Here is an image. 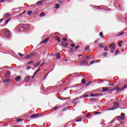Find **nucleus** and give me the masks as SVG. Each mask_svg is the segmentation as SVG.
Wrapping results in <instances>:
<instances>
[{"mask_svg": "<svg viewBox=\"0 0 127 127\" xmlns=\"http://www.w3.org/2000/svg\"><path fill=\"white\" fill-rule=\"evenodd\" d=\"M115 45L116 44L114 43H112L109 47V48H111L110 52L111 53H115V50H116V47H115Z\"/></svg>", "mask_w": 127, "mask_h": 127, "instance_id": "nucleus-1", "label": "nucleus"}, {"mask_svg": "<svg viewBox=\"0 0 127 127\" xmlns=\"http://www.w3.org/2000/svg\"><path fill=\"white\" fill-rule=\"evenodd\" d=\"M126 88H127V85L126 84L124 86H123L121 89L120 88V87H116V90L117 92H120V90L121 91H124Z\"/></svg>", "mask_w": 127, "mask_h": 127, "instance_id": "nucleus-2", "label": "nucleus"}, {"mask_svg": "<svg viewBox=\"0 0 127 127\" xmlns=\"http://www.w3.org/2000/svg\"><path fill=\"white\" fill-rule=\"evenodd\" d=\"M119 108V106L118 105H116V104H114V105L113 106V108H109L107 109V111H114V110H117Z\"/></svg>", "mask_w": 127, "mask_h": 127, "instance_id": "nucleus-3", "label": "nucleus"}, {"mask_svg": "<svg viewBox=\"0 0 127 127\" xmlns=\"http://www.w3.org/2000/svg\"><path fill=\"white\" fill-rule=\"evenodd\" d=\"M110 91H111V87L102 88V92H110Z\"/></svg>", "mask_w": 127, "mask_h": 127, "instance_id": "nucleus-4", "label": "nucleus"}, {"mask_svg": "<svg viewBox=\"0 0 127 127\" xmlns=\"http://www.w3.org/2000/svg\"><path fill=\"white\" fill-rule=\"evenodd\" d=\"M88 64V61L87 60H84L83 61H81V62L80 63V65L81 66L83 65H87Z\"/></svg>", "mask_w": 127, "mask_h": 127, "instance_id": "nucleus-5", "label": "nucleus"}, {"mask_svg": "<svg viewBox=\"0 0 127 127\" xmlns=\"http://www.w3.org/2000/svg\"><path fill=\"white\" fill-rule=\"evenodd\" d=\"M39 117H40V116H39L38 114H35L32 115L30 117V120H32V119H36V118H38Z\"/></svg>", "mask_w": 127, "mask_h": 127, "instance_id": "nucleus-6", "label": "nucleus"}, {"mask_svg": "<svg viewBox=\"0 0 127 127\" xmlns=\"http://www.w3.org/2000/svg\"><path fill=\"white\" fill-rule=\"evenodd\" d=\"M90 96L91 97H100V96H102V94L101 93H98L96 94H91Z\"/></svg>", "mask_w": 127, "mask_h": 127, "instance_id": "nucleus-7", "label": "nucleus"}, {"mask_svg": "<svg viewBox=\"0 0 127 127\" xmlns=\"http://www.w3.org/2000/svg\"><path fill=\"white\" fill-rule=\"evenodd\" d=\"M5 35L6 36V37H8L9 35H10V33H9V31L7 30H5Z\"/></svg>", "mask_w": 127, "mask_h": 127, "instance_id": "nucleus-8", "label": "nucleus"}, {"mask_svg": "<svg viewBox=\"0 0 127 127\" xmlns=\"http://www.w3.org/2000/svg\"><path fill=\"white\" fill-rule=\"evenodd\" d=\"M61 44V45L63 46V47L66 48L68 47V43H67L62 42Z\"/></svg>", "mask_w": 127, "mask_h": 127, "instance_id": "nucleus-9", "label": "nucleus"}, {"mask_svg": "<svg viewBox=\"0 0 127 127\" xmlns=\"http://www.w3.org/2000/svg\"><path fill=\"white\" fill-rule=\"evenodd\" d=\"M117 120L118 121H122L123 120H125V116H118L117 117Z\"/></svg>", "mask_w": 127, "mask_h": 127, "instance_id": "nucleus-10", "label": "nucleus"}, {"mask_svg": "<svg viewBox=\"0 0 127 127\" xmlns=\"http://www.w3.org/2000/svg\"><path fill=\"white\" fill-rule=\"evenodd\" d=\"M36 3H37V5H41V4H43V0L38 1V2H37Z\"/></svg>", "mask_w": 127, "mask_h": 127, "instance_id": "nucleus-11", "label": "nucleus"}, {"mask_svg": "<svg viewBox=\"0 0 127 127\" xmlns=\"http://www.w3.org/2000/svg\"><path fill=\"white\" fill-rule=\"evenodd\" d=\"M41 62H38V63H37L36 64L34 65V67H35V68H38V67L39 66V65H40Z\"/></svg>", "mask_w": 127, "mask_h": 127, "instance_id": "nucleus-12", "label": "nucleus"}, {"mask_svg": "<svg viewBox=\"0 0 127 127\" xmlns=\"http://www.w3.org/2000/svg\"><path fill=\"white\" fill-rule=\"evenodd\" d=\"M48 41H49V38H46L43 41L44 44H46V43H47V42H48Z\"/></svg>", "mask_w": 127, "mask_h": 127, "instance_id": "nucleus-13", "label": "nucleus"}, {"mask_svg": "<svg viewBox=\"0 0 127 127\" xmlns=\"http://www.w3.org/2000/svg\"><path fill=\"white\" fill-rule=\"evenodd\" d=\"M21 78V76H17L16 77V78H15V81H16L17 82H18V81H19V80H20V78Z\"/></svg>", "mask_w": 127, "mask_h": 127, "instance_id": "nucleus-14", "label": "nucleus"}, {"mask_svg": "<svg viewBox=\"0 0 127 127\" xmlns=\"http://www.w3.org/2000/svg\"><path fill=\"white\" fill-rule=\"evenodd\" d=\"M55 39L58 41V42H61V41L60 40V37H56L55 38Z\"/></svg>", "mask_w": 127, "mask_h": 127, "instance_id": "nucleus-15", "label": "nucleus"}, {"mask_svg": "<svg viewBox=\"0 0 127 127\" xmlns=\"http://www.w3.org/2000/svg\"><path fill=\"white\" fill-rule=\"evenodd\" d=\"M23 121V119L21 118H16L15 119V122H22Z\"/></svg>", "mask_w": 127, "mask_h": 127, "instance_id": "nucleus-16", "label": "nucleus"}, {"mask_svg": "<svg viewBox=\"0 0 127 127\" xmlns=\"http://www.w3.org/2000/svg\"><path fill=\"white\" fill-rule=\"evenodd\" d=\"M10 75V72L6 71L5 76L6 77V78H7V77H9Z\"/></svg>", "mask_w": 127, "mask_h": 127, "instance_id": "nucleus-17", "label": "nucleus"}, {"mask_svg": "<svg viewBox=\"0 0 127 127\" xmlns=\"http://www.w3.org/2000/svg\"><path fill=\"white\" fill-rule=\"evenodd\" d=\"M7 82H10V78H8L7 79L3 81V83H7Z\"/></svg>", "mask_w": 127, "mask_h": 127, "instance_id": "nucleus-18", "label": "nucleus"}, {"mask_svg": "<svg viewBox=\"0 0 127 127\" xmlns=\"http://www.w3.org/2000/svg\"><path fill=\"white\" fill-rule=\"evenodd\" d=\"M60 57H61V55L60 53H58L57 54V59H60Z\"/></svg>", "mask_w": 127, "mask_h": 127, "instance_id": "nucleus-19", "label": "nucleus"}, {"mask_svg": "<svg viewBox=\"0 0 127 127\" xmlns=\"http://www.w3.org/2000/svg\"><path fill=\"white\" fill-rule=\"evenodd\" d=\"M40 71V68H38L36 71L34 72V76H35L36 75V74H37V73H38V72H39Z\"/></svg>", "mask_w": 127, "mask_h": 127, "instance_id": "nucleus-20", "label": "nucleus"}, {"mask_svg": "<svg viewBox=\"0 0 127 127\" xmlns=\"http://www.w3.org/2000/svg\"><path fill=\"white\" fill-rule=\"evenodd\" d=\"M5 18H8V17L9 16H10V14H9V13H6L5 14Z\"/></svg>", "mask_w": 127, "mask_h": 127, "instance_id": "nucleus-21", "label": "nucleus"}, {"mask_svg": "<svg viewBox=\"0 0 127 127\" xmlns=\"http://www.w3.org/2000/svg\"><path fill=\"white\" fill-rule=\"evenodd\" d=\"M64 1V0H58V2L60 3V4H62Z\"/></svg>", "mask_w": 127, "mask_h": 127, "instance_id": "nucleus-22", "label": "nucleus"}, {"mask_svg": "<svg viewBox=\"0 0 127 127\" xmlns=\"http://www.w3.org/2000/svg\"><path fill=\"white\" fill-rule=\"evenodd\" d=\"M45 15H46L45 13H44V12H42L40 13V16H41V17L45 16Z\"/></svg>", "mask_w": 127, "mask_h": 127, "instance_id": "nucleus-23", "label": "nucleus"}, {"mask_svg": "<svg viewBox=\"0 0 127 127\" xmlns=\"http://www.w3.org/2000/svg\"><path fill=\"white\" fill-rule=\"evenodd\" d=\"M125 34V32L123 31L121 33H119L118 35H117V36H122V35H124Z\"/></svg>", "mask_w": 127, "mask_h": 127, "instance_id": "nucleus-24", "label": "nucleus"}, {"mask_svg": "<svg viewBox=\"0 0 127 127\" xmlns=\"http://www.w3.org/2000/svg\"><path fill=\"white\" fill-rule=\"evenodd\" d=\"M10 20H11V18H9V19H7L5 24V25H6L7 23L10 21Z\"/></svg>", "mask_w": 127, "mask_h": 127, "instance_id": "nucleus-25", "label": "nucleus"}, {"mask_svg": "<svg viewBox=\"0 0 127 127\" xmlns=\"http://www.w3.org/2000/svg\"><path fill=\"white\" fill-rule=\"evenodd\" d=\"M81 121H82V118H79L76 119V120H75V122H81Z\"/></svg>", "mask_w": 127, "mask_h": 127, "instance_id": "nucleus-26", "label": "nucleus"}, {"mask_svg": "<svg viewBox=\"0 0 127 127\" xmlns=\"http://www.w3.org/2000/svg\"><path fill=\"white\" fill-rule=\"evenodd\" d=\"M55 7L56 8H59V7H60V5L58 3H56Z\"/></svg>", "mask_w": 127, "mask_h": 127, "instance_id": "nucleus-27", "label": "nucleus"}, {"mask_svg": "<svg viewBox=\"0 0 127 127\" xmlns=\"http://www.w3.org/2000/svg\"><path fill=\"white\" fill-rule=\"evenodd\" d=\"M99 36H100V37H101L102 38H104V35H103V33L102 32H100L99 33Z\"/></svg>", "mask_w": 127, "mask_h": 127, "instance_id": "nucleus-28", "label": "nucleus"}, {"mask_svg": "<svg viewBox=\"0 0 127 127\" xmlns=\"http://www.w3.org/2000/svg\"><path fill=\"white\" fill-rule=\"evenodd\" d=\"M32 13V11L29 10L27 12L28 15H30Z\"/></svg>", "mask_w": 127, "mask_h": 127, "instance_id": "nucleus-29", "label": "nucleus"}, {"mask_svg": "<svg viewBox=\"0 0 127 127\" xmlns=\"http://www.w3.org/2000/svg\"><path fill=\"white\" fill-rule=\"evenodd\" d=\"M81 82L84 84L86 83V80L85 79H82L81 80Z\"/></svg>", "mask_w": 127, "mask_h": 127, "instance_id": "nucleus-30", "label": "nucleus"}, {"mask_svg": "<svg viewBox=\"0 0 127 127\" xmlns=\"http://www.w3.org/2000/svg\"><path fill=\"white\" fill-rule=\"evenodd\" d=\"M72 51H76V50H74L73 48H71V49H70V50L68 51V52H69L70 53V52H72Z\"/></svg>", "mask_w": 127, "mask_h": 127, "instance_id": "nucleus-31", "label": "nucleus"}, {"mask_svg": "<svg viewBox=\"0 0 127 127\" xmlns=\"http://www.w3.org/2000/svg\"><path fill=\"white\" fill-rule=\"evenodd\" d=\"M119 53H120V51H119V50H118L117 51H116L115 52V55L117 56V55H118V54H119Z\"/></svg>", "mask_w": 127, "mask_h": 127, "instance_id": "nucleus-32", "label": "nucleus"}, {"mask_svg": "<svg viewBox=\"0 0 127 127\" xmlns=\"http://www.w3.org/2000/svg\"><path fill=\"white\" fill-rule=\"evenodd\" d=\"M92 84V81H89L88 83H86V86H90V84Z\"/></svg>", "mask_w": 127, "mask_h": 127, "instance_id": "nucleus-33", "label": "nucleus"}, {"mask_svg": "<svg viewBox=\"0 0 127 127\" xmlns=\"http://www.w3.org/2000/svg\"><path fill=\"white\" fill-rule=\"evenodd\" d=\"M84 57H85L86 59H90V58H91V57L89 56H84Z\"/></svg>", "mask_w": 127, "mask_h": 127, "instance_id": "nucleus-34", "label": "nucleus"}, {"mask_svg": "<svg viewBox=\"0 0 127 127\" xmlns=\"http://www.w3.org/2000/svg\"><path fill=\"white\" fill-rule=\"evenodd\" d=\"M104 50L105 51H108V50H109V49L108 48V47L105 46L104 48Z\"/></svg>", "mask_w": 127, "mask_h": 127, "instance_id": "nucleus-35", "label": "nucleus"}, {"mask_svg": "<svg viewBox=\"0 0 127 127\" xmlns=\"http://www.w3.org/2000/svg\"><path fill=\"white\" fill-rule=\"evenodd\" d=\"M86 116L87 118H89V117H91V113H88L87 114H86Z\"/></svg>", "mask_w": 127, "mask_h": 127, "instance_id": "nucleus-36", "label": "nucleus"}, {"mask_svg": "<svg viewBox=\"0 0 127 127\" xmlns=\"http://www.w3.org/2000/svg\"><path fill=\"white\" fill-rule=\"evenodd\" d=\"M99 114H102L101 112H94V115H98Z\"/></svg>", "mask_w": 127, "mask_h": 127, "instance_id": "nucleus-37", "label": "nucleus"}, {"mask_svg": "<svg viewBox=\"0 0 127 127\" xmlns=\"http://www.w3.org/2000/svg\"><path fill=\"white\" fill-rule=\"evenodd\" d=\"M3 20H4V18H2L1 19H0V23H1V22H2V21H3Z\"/></svg>", "mask_w": 127, "mask_h": 127, "instance_id": "nucleus-38", "label": "nucleus"}, {"mask_svg": "<svg viewBox=\"0 0 127 127\" xmlns=\"http://www.w3.org/2000/svg\"><path fill=\"white\" fill-rule=\"evenodd\" d=\"M18 55H19V56H20V57H22L23 56V54H22L21 53H18Z\"/></svg>", "mask_w": 127, "mask_h": 127, "instance_id": "nucleus-39", "label": "nucleus"}, {"mask_svg": "<svg viewBox=\"0 0 127 127\" xmlns=\"http://www.w3.org/2000/svg\"><path fill=\"white\" fill-rule=\"evenodd\" d=\"M58 108H60V107H59V106H56V107H54V110H58Z\"/></svg>", "mask_w": 127, "mask_h": 127, "instance_id": "nucleus-40", "label": "nucleus"}, {"mask_svg": "<svg viewBox=\"0 0 127 127\" xmlns=\"http://www.w3.org/2000/svg\"><path fill=\"white\" fill-rule=\"evenodd\" d=\"M85 48H86V50H90V46H86Z\"/></svg>", "mask_w": 127, "mask_h": 127, "instance_id": "nucleus-41", "label": "nucleus"}, {"mask_svg": "<svg viewBox=\"0 0 127 127\" xmlns=\"http://www.w3.org/2000/svg\"><path fill=\"white\" fill-rule=\"evenodd\" d=\"M99 47H101V48H104V46H103V44H100L99 45Z\"/></svg>", "mask_w": 127, "mask_h": 127, "instance_id": "nucleus-42", "label": "nucleus"}, {"mask_svg": "<svg viewBox=\"0 0 127 127\" xmlns=\"http://www.w3.org/2000/svg\"><path fill=\"white\" fill-rule=\"evenodd\" d=\"M67 110V108H64L62 110L63 112H66V110Z\"/></svg>", "mask_w": 127, "mask_h": 127, "instance_id": "nucleus-43", "label": "nucleus"}, {"mask_svg": "<svg viewBox=\"0 0 127 127\" xmlns=\"http://www.w3.org/2000/svg\"><path fill=\"white\" fill-rule=\"evenodd\" d=\"M107 55H108V53H107V52H105L103 54V56L106 57V56H107Z\"/></svg>", "mask_w": 127, "mask_h": 127, "instance_id": "nucleus-44", "label": "nucleus"}, {"mask_svg": "<svg viewBox=\"0 0 127 127\" xmlns=\"http://www.w3.org/2000/svg\"><path fill=\"white\" fill-rule=\"evenodd\" d=\"M117 87L111 89V91H116Z\"/></svg>", "mask_w": 127, "mask_h": 127, "instance_id": "nucleus-45", "label": "nucleus"}, {"mask_svg": "<svg viewBox=\"0 0 127 127\" xmlns=\"http://www.w3.org/2000/svg\"><path fill=\"white\" fill-rule=\"evenodd\" d=\"M63 41H67V39H65V38H63V39H62Z\"/></svg>", "mask_w": 127, "mask_h": 127, "instance_id": "nucleus-46", "label": "nucleus"}, {"mask_svg": "<svg viewBox=\"0 0 127 127\" xmlns=\"http://www.w3.org/2000/svg\"><path fill=\"white\" fill-rule=\"evenodd\" d=\"M88 97H89V95H84L83 96V98H88Z\"/></svg>", "mask_w": 127, "mask_h": 127, "instance_id": "nucleus-47", "label": "nucleus"}, {"mask_svg": "<svg viewBox=\"0 0 127 127\" xmlns=\"http://www.w3.org/2000/svg\"><path fill=\"white\" fill-rule=\"evenodd\" d=\"M94 63H95V61H94V60L90 62V64H94Z\"/></svg>", "mask_w": 127, "mask_h": 127, "instance_id": "nucleus-48", "label": "nucleus"}, {"mask_svg": "<svg viewBox=\"0 0 127 127\" xmlns=\"http://www.w3.org/2000/svg\"><path fill=\"white\" fill-rule=\"evenodd\" d=\"M71 47H75V44H72L70 45Z\"/></svg>", "mask_w": 127, "mask_h": 127, "instance_id": "nucleus-49", "label": "nucleus"}, {"mask_svg": "<svg viewBox=\"0 0 127 127\" xmlns=\"http://www.w3.org/2000/svg\"><path fill=\"white\" fill-rule=\"evenodd\" d=\"M93 101H95V99H89V101H90V102H93Z\"/></svg>", "mask_w": 127, "mask_h": 127, "instance_id": "nucleus-50", "label": "nucleus"}, {"mask_svg": "<svg viewBox=\"0 0 127 127\" xmlns=\"http://www.w3.org/2000/svg\"><path fill=\"white\" fill-rule=\"evenodd\" d=\"M114 85H115V83H111V84H108V86H114Z\"/></svg>", "mask_w": 127, "mask_h": 127, "instance_id": "nucleus-51", "label": "nucleus"}, {"mask_svg": "<svg viewBox=\"0 0 127 127\" xmlns=\"http://www.w3.org/2000/svg\"><path fill=\"white\" fill-rule=\"evenodd\" d=\"M32 63H33V61H30L28 63V64H32Z\"/></svg>", "mask_w": 127, "mask_h": 127, "instance_id": "nucleus-52", "label": "nucleus"}, {"mask_svg": "<svg viewBox=\"0 0 127 127\" xmlns=\"http://www.w3.org/2000/svg\"><path fill=\"white\" fill-rule=\"evenodd\" d=\"M29 69H31V66H27V70H29Z\"/></svg>", "mask_w": 127, "mask_h": 127, "instance_id": "nucleus-53", "label": "nucleus"}, {"mask_svg": "<svg viewBox=\"0 0 127 127\" xmlns=\"http://www.w3.org/2000/svg\"><path fill=\"white\" fill-rule=\"evenodd\" d=\"M48 74H49V72H48L46 75H45L44 77V79H45V78H46V77H47V75H48Z\"/></svg>", "mask_w": 127, "mask_h": 127, "instance_id": "nucleus-54", "label": "nucleus"}, {"mask_svg": "<svg viewBox=\"0 0 127 127\" xmlns=\"http://www.w3.org/2000/svg\"><path fill=\"white\" fill-rule=\"evenodd\" d=\"M98 42H99V40H96L94 41V43H98Z\"/></svg>", "mask_w": 127, "mask_h": 127, "instance_id": "nucleus-55", "label": "nucleus"}, {"mask_svg": "<svg viewBox=\"0 0 127 127\" xmlns=\"http://www.w3.org/2000/svg\"><path fill=\"white\" fill-rule=\"evenodd\" d=\"M121 117H125V113H121Z\"/></svg>", "mask_w": 127, "mask_h": 127, "instance_id": "nucleus-56", "label": "nucleus"}, {"mask_svg": "<svg viewBox=\"0 0 127 127\" xmlns=\"http://www.w3.org/2000/svg\"><path fill=\"white\" fill-rule=\"evenodd\" d=\"M30 79V78L29 77V76H28V77H27L26 78H25V80H29Z\"/></svg>", "mask_w": 127, "mask_h": 127, "instance_id": "nucleus-57", "label": "nucleus"}, {"mask_svg": "<svg viewBox=\"0 0 127 127\" xmlns=\"http://www.w3.org/2000/svg\"><path fill=\"white\" fill-rule=\"evenodd\" d=\"M115 104H116V106H119V104H120V102H117L116 103H115Z\"/></svg>", "mask_w": 127, "mask_h": 127, "instance_id": "nucleus-58", "label": "nucleus"}, {"mask_svg": "<svg viewBox=\"0 0 127 127\" xmlns=\"http://www.w3.org/2000/svg\"><path fill=\"white\" fill-rule=\"evenodd\" d=\"M25 59H29V56H27L25 57Z\"/></svg>", "mask_w": 127, "mask_h": 127, "instance_id": "nucleus-59", "label": "nucleus"}, {"mask_svg": "<svg viewBox=\"0 0 127 127\" xmlns=\"http://www.w3.org/2000/svg\"><path fill=\"white\" fill-rule=\"evenodd\" d=\"M79 47H80V46H77L76 47V48L74 49V50H77V48H79Z\"/></svg>", "mask_w": 127, "mask_h": 127, "instance_id": "nucleus-60", "label": "nucleus"}, {"mask_svg": "<svg viewBox=\"0 0 127 127\" xmlns=\"http://www.w3.org/2000/svg\"><path fill=\"white\" fill-rule=\"evenodd\" d=\"M0 2L1 3L4 2V0H0Z\"/></svg>", "mask_w": 127, "mask_h": 127, "instance_id": "nucleus-61", "label": "nucleus"}, {"mask_svg": "<svg viewBox=\"0 0 127 127\" xmlns=\"http://www.w3.org/2000/svg\"><path fill=\"white\" fill-rule=\"evenodd\" d=\"M120 8H121V10H123L125 9L124 7H121Z\"/></svg>", "mask_w": 127, "mask_h": 127, "instance_id": "nucleus-62", "label": "nucleus"}, {"mask_svg": "<svg viewBox=\"0 0 127 127\" xmlns=\"http://www.w3.org/2000/svg\"><path fill=\"white\" fill-rule=\"evenodd\" d=\"M7 1L9 2H11L12 1V0H7Z\"/></svg>", "mask_w": 127, "mask_h": 127, "instance_id": "nucleus-63", "label": "nucleus"}, {"mask_svg": "<svg viewBox=\"0 0 127 127\" xmlns=\"http://www.w3.org/2000/svg\"><path fill=\"white\" fill-rule=\"evenodd\" d=\"M119 45V47H122V44L118 43Z\"/></svg>", "mask_w": 127, "mask_h": 127, "instance_id": "nucleus-64", "label": "nucleus"}]
</instances>
